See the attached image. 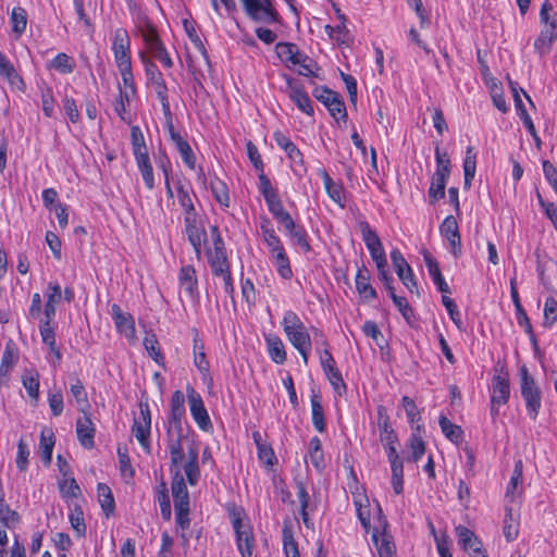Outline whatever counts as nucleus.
<instances>
[{
  "instance_id": "nucleus-23",
  "label": "nucleus",
  "mask_w": 557,
  "mask_h": 557,
  "mask_svg": "<svg viewBox=\"0 0 557 557\" xmlns=\"http://www.w3.org/2000/svg\"><path fill=\"white\" fill-rule=\"evenodd\" d=\"M20 358L18 348L13 339L5 343L0 363V379L7 377L16 366Z\"/></svg>"
},
{
  "instance_id": "nucleus-62",
  "label": "nucleus",
  "mask_w": 557,
  "mask_h": 557,
  "mask_svg": "<svg viewBox=\"0 0 557 557\" xmlns=\"http://www.w3.org/2000/svg\"><path fill=\"white\" fill-rule=\"evenodd\" d=\"M11 24H12V32L16 35H22L27 25V12L24 8L15 7L13 8L11 12Z\"/></svg>"
},
{
  "instance_id": "nucleus-17",
  "label": "nucleus",
  "mask_w": 557,
  "mask_h": 557,
  "mask_svg": "<svg viewBox=\"0 0 557 557\" xmlns=\"http://www.w3.org/2000/svg\"><path fill=\"white\" fill-rule=\"evenodd\" d=\"M185 232L191 244L197 259L201 258L202 244L206 240V231L197 224L196 216H184Z\"/></svg>"
},
{
  "instance_id": "nucleus-34",
  "label": "nucleus",
  "mask_w": 557,
  "mask_h": 557,
  "mask_svg": "<svg viewBox=\"0 0 557 557\" xmlns=\"http://www.w3.org/2000/svg\"><path fill=\"white\" fill-rule=\"evenodd\" d=\"M270 260L275 267V270L281 278L290 280L293 277L294 273L292 270L290 260L285 249L271 255Z\"/></svg>"
},
{
  "instance_id": "nucleus-28",
  "label": "nucleus",
  "mask_w": 557,
  "mask_h": 557,
  "mask_svg": "<svg viewBox=\"0 0 557 557\" xmlns=\"http://www.w3.org/2000/svg\"><path fill=\"white\" fill-rule=\"evenodd\" d=\"M522 482L523 463L522 460L519 459L515 462L513 471L506 488L505 496L510 503L515 500L516 495H520V493L522 492Z\"/></svg>"
},
{
  "instance_id": "nucleus-60",
  "label": "nucleus",
  "mask_w": 557,
  "mask_h": 557,
  "mask_svg": "<svg viewBox=\"0 0 557 557\" xmlns=\"http://www.w3.org/2000/svg\"><path fill=\"white\" fill-rule=\"evenodd\" d=\"M69 521L76 536L83 537L86 534L84 512L79 506H74L69 513Z\"/></svg>"
},
{
  "instance_id": "nucleus-55",
  "label": "nucleus",
  "mask_w": 557,
  "mask_h": 557,
  "mask_svg": "<svg viewBox=\"0 0 557 557\" xmlns=\"http://www.w3.org/2000/svg\"><path fill=\"white\" fill-rule=\"evenodd\" d=\"M430 530L434 536L436 549L440 557H453V554L450 552L451 540L449 539L448 534L446 532L437 533L432 523H430Z\"/></svg>"
},
{
  "instance_id": "nucleus-61",
  "label": "nucleus",
  "mask_w": 557,
  "mask_h": 557,
  "mask_svg": "<svg viewBox=\"0 0 557 557\" xmlns=\"http://www.w3.org/2000/svg\"><path fill=\"white\" fill-rule=\"evenodd\" d=\"M117 457H119V469L123 479L128 482L133 479L135 474V470L131 463V458L128 456V451L126 447L117 448Z\"/></svg>"
},
{
  "instance_id": "nucleus-47",
  "label": "nucleus",
  "mask_w": 557,
  "mask_h": 557,
  "mask_svg": "<svg viewBox=\"0 0 557 557\" xmlns=\"http://www.w3.org/2000/svg\"><path fill=\"white\" fill-rule=\"evenodd\" d=\"M210 189L214 197V199L224 208L230 207V193L228 187L220 180L218 176H214L210 182Z\"/></svg>"
},
{
  "instance_id": "nucleus-59",
  "label": "nucleus",
  "mask_w": 557,
  "mask_h": 557,
  "mask_svg": "<svg viewBox=\"0 0 557 557\" xmlns=\"http://www.w3.org/2000/svg\"><path fill=\"white\" fill-rule=\"evenodd\" d=\"M138 57L145 67V73L147 76V83L151 84L153 82L163 79V75L160 72L157 64L147 55L146 52L139 51Z\"/></svg>"
},
{
  "instance_id": "nucleus-51",
  "label": "nucleus",
  "mask_w": 557,
  "mask_h": 557,
  "mask_svg": "<svg viewBox=\"0 0 557 557\" xmlns=\"http://www.w3.org/2000/svg\"><path fill=\"white\" fill-rule=\"evenodd\" d=\"M144 346L149 357L160 367H164V356L161 352L159 342L154 334H147L145 336Z\"/></svg>"
},
{
  "instance_id": "nucleus-56",
  "label": "nucleus",
  "mask_w": 557,
  "mask_h": 557,
  "mask_svg": "<svg viewBox=\"0 0 557 557\" xmlns=\"http://www.w3.org/2000/svg\"><path fill=\"white\" fill-rule=\"evenodd\" d=\"M447 178V176H444L443 174L440 173L433 174L431 185L429 188V197L432 202H435L444 198Z\"/></svg>"
},
{
  "instance_id": "nucleus-10",
  "label": "nucleus",
  "mask_w": 557,
  "mask_h": 557,
  "mask_svg": "<svg viewBox=\"0 0 557 557\" xmlns=\"http://www.w3.org/2000/svg\"><path fill=\"white\" fill-rule=\"evenodd\" d=\"M273 138L275 144L285 151L290 161L293 172L297 175H301L306 172L304 156L292 139L281 131L274 132Z\"/></svg>"
},
{
  "instance_id": "nucleus-58",
  "label": "nucleus",
  "mask_w": 557,
  "mask_h": 557,
  "mask_svg": "<svg viewBox=\"0 0 557 557\" xmlns=\"http://www.w3.org/2000/svg\"><path fill=\"white\" fill-rule=\"evenodd\" d=\"M362 239L369 252L383 248L382 242L376 232L367 222L360 224Z\"/></svg>"
},
{
  "instance_id": "nucleus-12",
  "label": "nucleus",
  "mask_w": 557,
  "mask_h": 557,
  "mask_svg": "<svg viewBox=\"0 0 557 557\" xmlns=\"http://www.w3.org/2000/svg\"><path fill=\"white\" fill-rule=\"evenodd\" d=\"M134 34L140 36L145 47L161 39L158 28L149 16L141 10L133 14Z\"/></svg>"
},
{
  "instance_id": "nucleus-15",
  "label": "nucleus",
  "mask_w": 557,
  "mask_h": 557,
  "mask_svg": "<svg viewBox=\"0 0 557 557\" xmlns=\"http://www.w3.org/2000/svg\"><path fill=\"white\" fill-rule=\"evenodd\" d=\"M286 92L300 111L308 115L313 114L314 111L307 91L292 77L286 78Z\"/></svg>"
},
{
  "instance_id": "nucleus-22",
  "label": "nucleus",
  "mask_w": 557,
  "mask_h": 557,
  "mask_svg": "<svg viewBox=\"0 0 557 557\" xmlns=\"http://www.w3.org/2000/svg\"><path fill=\"white\" fill-rule=\"evenodd\" d=\"M370 280L371 275L369 270L364 265L358 268L355 277L356 289L360 297L367 301L373 300L377 297L376 290L371 285Z\"/></svg>"
},
{
  "instance_id": "nucleus-52",
  "label": "nucleus",
  "mask_w": 557,
  "mask_h": 557,
  "mask_svg": "<svg viewBox=\"0 0 557 557\" xmlns=\"http://www.w3.org/2000/svg\"><path fill=\"white\" fill-rule=\"evenodd\" d=\"M135 161H136L137 168L140 172V175L144 180L146 187L149 190H152L156 186V183H154L153 169H152V164L150 162L149 156L135 159Z\"/></svg>"
},
{
  "instance_id": "nucleus-50",
  "label": "nucleus",
  "mask_w": 557,
  "mask_h": 557,
  "mask_svg": "<svg viewBox=\"0 0 557 557\" xmlns=\"http://www.w3.org/2000/svg\"><path fill=\"white\" fill-rule=\"evenodd\" d=\"M156 92L157 98L161 102L163 114L166 119L171 120V107L168 97V86L164 78L149 84Z\"/></svg>"
},
{
  "instance_id": "nucleus-53",
  "label": "nucleus",
  "mask_w": 557,
  "mask_h": 557,
  "mask_svg": "<svg viewBox=\"0 0 557 557\" xmlns=\"http://www.w3.org/2000/svg\"><path fill=\"white\" fill-rule=\"evenodd\" d=\"M311 418H312V424L314 429L323 433L325 431V419H324V411L323 407L320 400V397L317 395H313L311 397Z\"/></svg>"
},
{
  "instance_id": "nucleus-54",
  "label": "nucleus",
  "mask_w": 557,
  "mask_h": 557,
  "mask_svg": "<svg viewBox=\"0 0 557 557\" xmlns=\"http://www.w3.org/2000/svg\"><path fill=\"white\" fill-rule=\"evenodd\" d=\"M75 66L74 59L64 52L58 53L50 62V67L61 74H71Z\"/></svg>"
},
{
  "instance_id": "nucleus-30",
  "label": "nucleus",
  "mask_w": 557,
  "mask_h": 557,
  "mask_svg": "<svg viewBox=\"0 0 557 557\" xmlns=\"http://www.w3.org/2000/svg\"><path fill=\"white\" fill-rule=\"evenodd\" d=\"M377 425L380 431L381 442L384 444H396L397 436L394 432V429L389 422V417L385 412L384 407H379L377 409Z\"/></svg>"
},
{
  "instance_id": "nucleus-45",
  "label": "nucleus",
  "mask_w": 557,
  "mask_h": 557,
  "mask_svg": "<svg viewBox=\"0 0 557 557\" xmlns=\"http://www.w3.org/2000/svg\"><path fill=\"white\" fill-rule=\"evenodd\" d=\"M176 196L180 206L184 210V216H196L197 212L194 206L191 191L187 189L182 183H177Z\"/></svg>"
},
{
  "instance_id": "nucleus-18",
  "label": "nucleus",
  "mask_w": 557,
  "mask_h": 557,
  "mask_svg": "<svg viewBox=\"0 0 557 557\" xmlns=\"http://www.w3.org/2000/svg\"><path fill=\"white\" fill-rule=\"evenodd\" d=\"M169 135L172 143L175 145L184 164L189 170H196V156L190 145L185 140L180 133L174 129L172 122L169 123Z\"/></svg>"
},
{
  "instance_id": "nucleus-4",
  "label": "nucleus",
  "mask_w": 557,
  "mask_h": 557,
  "mask_svg": "<svg viewBox=\"0 0 557 557\" xmlns=\"http://www.w3.org/2000/svg\"><path fill=\"white\" fill-rule=\"evenodd\" d=\"M520 376L521 395L525 401L527 413L532 420H536L542 406L541 391L525 366L520 368Z\"/></svg>"
},
{
  "instance_id": "nucleus-8",
  "label": "nucleus",
  "mask_w": 557,
  "mask_h": 557,
  "mask_svg": "<svg viewBox=\"0 0 557 557\" xmlns=\"http://www.w3.org/2000/svg\"><path fill=\"white\" fill-rule=\"evenodd\" d=\"M510 397V384L508 373L503 369L492 379L491 414L499 413V406L508 403Z\"/></svg>"
},
{
  "instance_id": "nucleus-42",
  "label": "nucleus",
  "mask_w": 557,
  "mask_h": 557,
  "mask_svg": "<svg viewBox=\"0 0 557 557\" xmlns=\"http://www.w3.org/2000/svg\"><path fill=\"white\" fill-rule=\"evenodd\" d=\"M476 171V152L472 146L467 147L463 159L465 188H470Z\"/></svg>"
},
{
  "instance_id": "nucleus-3",
  "label": "nucleus",
  "mask_w": 557,
  "mask_h": 557,
  "mask_svg": "<svg viewBox=\"0 0 557 557\" xmlns=\"http://www.w3.org/2000/svg\"><path fill=\"white\" fill-rule=\"evenodd\" d=\"M230 519L236 536V546L242 557H251L255 548L252 528L243 520L244 511L238 508L230 510Z\"/></svg>"
},
{
  "instance_id": "nucleus-41",
  "label": "nucleus",
  "mask_w": 557,
  "mask_h": 557,
  "mask_svg": "<svg viewBox=\"0 0 557 557\" xmlns=\"http://www.w3.org/2000/svg\"><path fill=\"white\" fill-rule=\"evenodd\" d=\"M354 504L356 507L357 516L361 522V525L369 532L370 530V510L368 509V498L358 492H352Z\"/></svg>"
},
{
  "instance_id": "nucleus-43",
  "label": "nucleus",
  "mask_w": 557,
  "mask_h": 557,
  "mask_svg": "<svg viewBox=\"0 0 557 557\" xmlns=\"http://www.w3.org/2000/svg\"><path fill=\"white\" fill-rule=\"evenodd\" d=\"M557 39V34L543 28L534 41V50L540 57L547 55Z\"/></svg>"
},
{
  "instance_id": "nucleus-37",
  "label": "nucleus",
  "mask_w": 557,
  "mask_h": 557,
  "mask_svg": "<svg viewBox=\"0 0 557 557\" xmlns=\"http://www.w3.org/2000/svg\"><path fill=\"white\" fill-rule=\"evenodd\" d=\"M184 472L187 476V481L190 485H196L199 476L200 469L198 466V447L191 446L188 449V460L184 465Z\"/></svg>"
},
{
  "instance_id": "nucleus-2",
  "label": "nucleus",
  "mask_w": 557,
  "mask_h": 557,
  "mask_svg": "<svg viewBox=\"0 0 557 557\" xmlns=\"http://www.w3.org/2000/svg\"><path fill=\"white\" fill-rule=\"evenodd\" d=\"M281 324L288 342L299 352L304 363L307 366L312 343L305 323L295 311L287 310L284 312Z\"/></svg>"
},
{
  "instance_id": "nucleus-44",
  "label": "nucleus",
  "mask_w": 557,
  "mask_h": 557,
  "mask_svg": "<svg viewBox=\"0 0 557 557\" xmlns=\"http://www.w3.org/2000/svg\"><path fill=\"white\" fill-rule=\"evenodd\" d=\"M54 447V434L51 429L45 428L40 433L39 451L45 463H50Z\"/></svg>"
},
{
  "instance_id": "nucleus-64",
  "label": "nucleus",
  "mask_w": 557,
  "mask_h": 557,
  "mask_svg": "<svg viewBox=\"0 0 557 557\" xmlns=\"http://www.w3.org/2000/svg\"><path fill=\"white\" fill-rule=\"evenodd\" d=\"M309 459L314 468L322 469L324 467L322 443L317 436L312 437L309 442Z\"/></svg>"
},
{
  "instance_id": "nucleus-21",
  "label": "nucleus",
  "mask_w": 557,
  "mask_h": 557,
  "mask_svg": "<svg viewBox=\"0 0 557 557\" xmlns=\"http://www.w3.org/2000/svg\"><path fill=\"white\" fill-rule=\"evenodd\" d=\"M0 76L7 79L10 86L18 91H24L25 83L16 72L12 62L0 51Z\"/></svg>"
},
{
  "instance_id": "nucleus-11",
  "label": "nucleus",
  "mask_w": 557,
  "mask_h": 557,
  "mask_svg": "<svg viewBox=\"0 0 557 557\" xmlns=\"http://www.w3.org/2000/svg\"><path fill=\"white\" fill-rule=\"evenodd\" d=\"M455 534L457 536L458 545L468 553L470 557H487L481 540L473 531L459 524L455 527Z\"/></svg>"
},
{
  "instance_id": "nucleus-46",
  "label": "nucleus",
  "mask_w": 557,
  "mask_h": 557,
  "mask_svg": "<svg viewBox=\"0 0 557 557\" xmlns=\"http://www.w3.org/2000/svg\"><path fill=\"white\" fill-rule=\"evenodd\" d=\"M131 144L135 159L149 156L144 134L137 125L131 128Z\"/></svg>"
},
{
  "instance_id": "nucleus-13",
  "label": "nucleus",
  "mask_w": 557,
  "mask_h": 557,
  "mask_svg": "<svg viewBox=\"0 0 557 557\" xmlns=\"http://www.w3.org/2000/svg\"><path fill=\"white\" fill-rule=\"evenodd\" d=\"M212 235V248L207 249V257L210 268H231L225 245L220 234L219 227L213 225L210 227Z\"/></svg>"
},
{
  "instance_id": "nucleus-35",
  "label": "nucleus",
  "mask_w": 557,
  "mask_h": 557,
  "mask_svg": "<svg viewBox=\"0 0 557 557\" xmlns=\"http://www.w3.org/2000/svg\"><path fill=\"white\" fill-rule=\"evenodd\" d=\"M97 495L103 513L109 518L115 511V500L111 488L106 483H98Z\"/></svg>"
},
{
  "instance_id": "nucleus-5",
  "label": "nucleus",
  "mask_w": 557,
  "mask_h": 557,
  "mask_svg": "<svg viewBox=\"0 0 557 557\" xmlns=\"http://www.w3.org/2000/svg\"><path fill=\"white\" fill-rule=\"evenodd\" d=\"M245 14L253 22L274 24L278 22V13L272 0H239Z\"/></svg>"
},
{
  "instance_id": "nucleus-33",
  "label": "nucleus",
  "mask_w": 557,
  "mask_h": 557,
  "mask_svg": "<svg viewBox=\"0 0 557 557\" xmlns=\"http://www.w3.org/2000/svg\"><path fill=\"white\" fill-rule=\"evenodd\" d=\"M145 48L146 50L143 51L146 52L151 60H158L165 69H171L173 66V60L162 39L154 41Z\"/></svg>"
},
{
  "instance_id": "nucleus-27",
  "label": "nucleus",
  "mask_w": 557,
  "mask_h": 557,
  "mask_svg": "<svg viewBox=\"0 0 557 557\" xmlns=\"http://www.w3.org/2000/svg\"><path fill=\"white\" fill-rule=\"evenodd\" d=\"M319 174L323 180L324 188L327 196L339 207L344 208L345 194L343 185L338 182L333 181L324 169H320Z\"/></svg>"
},
{
  "instance_id": "nucleus-38",
  "label": "nucleus",
  "mask_w": 557,
  "mask_h": 557,
  "mask_svg": "<svg viewBox=\"0 0 557 557\" xmlns=\"http://www.w3.org/2000/svg\"><path fill=\"white\" fill-rule=\"evenodd\" d=\"M265 203L268 206V210L273 215V218L281 223L283 226L285 224L292 225V215L284 209V206L278 197V195L269 198L265 200Z\"/></svg>"
},
{
  "instance_id": "nucleus-57",
  "label": "nucleus",
  "mask_w": 557,
  "mask_h": 557,
  "mask_svg": "<svg viewBox=\"0 0 557 557\" xmlns=\"http://www.w3.org/2000/svg\"><path fill=\"white\" fill-rule=\"evenodd\" d=\"M122 83L119 85V91L136 96V85L133 75L132 64L117 67Z\"/></svg>"
},
{
  "instance_id": "nucleus-63",
  "label": "nucleus",
  "mask_w": 557,
  "mask_h": 557,
  "mask_svg": "<svg viewBox=\"0 0 557 557\" xmlns=\"http://www.w3.org/2000/svg\"><path fill=\"white\" fill-rule=\"evenodd\" d=\"M294 66L298 65L299 70L298 73L300 75L307 76V77H315V70H318L317 63L306 55L305 53L300 52L298 57L293 62Z\"/></svg>"
},
{
  "instance_id": "nucleus-31",
  "label": "nucleus",
  "mask_w": 557,
  "mask_h": 557,
  "mask_svg": "<svg viewBox=\"0 0 557 557\" xmlns=\"http://www.w3.org/2000/svg\"><path fill=\"white\" fill-rule=\"evenodd\" d=\"M372 542L380 557H395L396 546L389 534L386 532L380 533L377 530H374L372 533Z\"/></svg>"
},
{
  "instance_id": "nucleus-14",
  "label": "nucleus",
  "mask_w": 557,
  "mask_h": 557,
  "mask_svg": "<svg viewBox=\"0 0 557 557\" xmlns=\"http://www.w3.org/2000/svg\"><path fill=\"white\" fill-rule=\"evenodd\" d=\"M111 317L114 321L117 332L134 342L136 338L135 321L131 313L124 312L116 304L111 306Z\"/></svg>"
},
{
  "instance_id": "nucleus-6",
  "label": "nucleus",
  "mask_w": 557,
  "mask_h": 557,
  "mask_svg": "<svg viewBox=\"0 0 557 557\" xmlns=\"http://www.w3.org/2000/svg\"><path fill=\"white\" fill-rule=\"evenodd\" d=\"M132 433L146 453H150L151 412L147 401H140L139 416L134 418Z\"/></svg>"
},
{
  "instance_id": "nucleus-16",
  "label": "nucleus",
  "mask_w": 557,
  "mask_h": 557,
  "mask_svg": "<svg viewBox=\"0 0 557 557\" xmlns=\"http://www.w3.org/2000/svg\"><path fill=\"white\" fill-rule=\"evenodd\" d=\"M440 231L449 243L454 257L458 258L461 255V240L456 219L453 215L446 216L440 226Z\"/></svg>"
},
{
  "instance_id": "nucleus-19",
  "label": "nucleus",
  "mask_w": 557,
  "mask_h": 557,
  "mask_svg": "<svg viewBox=\"0 0 557 557\" xmlns=\"http://www.w3.org/2000/svg\"><path fill=\"white\" fill-rule=\"evenodd\" d=\"M181 463L175 467V473L171 483V492L175 509L189 508V495L185 480L178 469ZM171 468H174V466L171 465Z\"/></svg>"
},
{
  "instance_id": "nucleus-9",
  "label": "nucleus",
  "mask_w": 557,
  "mask_h": 557,
  "mask_svg": "<svg viewBox=\"0 0 557 557\" xmlns=\"http://www.w3.org/2000/svg\"><path fill=\"white\" fill-rule=\"evenodd\" d=\"M111 51L114 57L116 67L131 65L132 53H131V39L128 32L123 28H116L111 38Z\"/></svg>"
},
{
  "instance_id": "nucleus-36",
  "label": "nucleus",
  "mask_w": 557,
  "mask_h": 557,
  "mask_svg": "<svg viewBox=\"0 0 557 557\" xmlns=\"http://www.w3.org/2000/svg\"><path fill=\"white\" fill-rule=\"evenodd\" d=\"M134 97L135 95H128L127 92L119 91V95L113 104L114 112L126 124L132 123L131 102Z\"/></svg>"
},
{
  "instance_id": "nucleus-48",
  "label": "nucleus",
  "mask_w": 557,
  "mask_h": 557,
  "mask_svg": "<svg viewBox=\"0 0 557 557\" xmlns=\"http://www.w3.org/2000/svg\"><path fill=\"white\" fill-rule=\"evenodd\" d=\"M540 21L546 30L557 34V12L550 2L545 1L540 11Z\"/></svg>"
},
{
  "instance_id": "nucleus-40",
  "label": "nucleus",
  "mask_w": 557,
  "mask_h": 557,
  "mask_svg": "<svg viewBox=\"0 0 557 557\" xmlns=\"http://www.w3.org/2000/svg\"><path fill=\"white\" fill-rule=\"evenodd\" d=\"M22 384L27 395L35 403L39 399V374L36 370H25L22 375Z\"/></svg>"
},
{
  "instance_id": "nucleus-25",
  "label": "nucleus",
  "mask_w": 557,
  "mask_h": 557,
  "mask_svg": "<svg viewBox=\"0 0 557 557\" xmlns=\"http://www.w3.org/2000/svg\"><path fill=\"white\" fill-rule=\"evenodd\" d=\"M267 351L270 359L276 364H283L286 361L285 345L280 336L274 333L264 335Z\"/></svg>"
},
{
  "instance_id": "nucleus-20",
  "label": "nucleus",
  "mask_w": 557,
  "mask_h": 557,
  "mask_svg": "<svg viewBox=\"0 0 557 557\" xmlns=\"http://www.w3.org/2000/svg\"><path fill=\"white\" fill-rule=\"evenodd\" d=\"M96 428L89 414L84 411V417L76 421V435L81 445L87 449L95 446Z\"/></svg>"
},
{
  "instance_id": "nucleus-26",
  "label": "nucleus",
  "mask_w": 557,
  "mask_h": 557,
  "mask_svg": "<svg viewBox=\"0 0 557 557\" xmlns=\"http://www.w3.org/2000/svg\"><path fill=\"white\" fill-rule=\"evenodd\" d=\"M520 513L512 507L506 506L503 521V534L507 542L515 541L519 535Z\"/></svg>"
},
{
  "instance_id": "nucleus-29",
  "label": "nucleus",
  "mask_w": 557,
  "mask_h": 557,
  "mask_svg": "<svg viewBox=\"0 0 557 557\" xmlns=\"http://www.w3.org/2000/svg\"><path fill=\"white\" fill-rule=\"evenodd\" d=\"M284 230L286 235L290 238V240L300 247L304 252H309L311 250V246L308 239L307 231L301 225H296L294 219L290 224H285Z\"/></svg>"
},
{
  "instance_id": "nucleus-32",
  "label": "nucleus",
  "mask_w": 557,
  "mask_h": 557,
  "mask_svg": "<svg viewBox=\"0 0 557 557\" xmlns=\"http://www.w3.org/2000/svg\"><path fill=\"white\" fill-rule=\"evenodd\" d=\"M260 228L262 232L263 240L269 251V256L285 249L281 238L278 237L275 230L268 220L261 223Z\"/></svg>"
},
{
  "instance_id": "nucleus-24",
  "label": "nucleus",
  "mask_w": 557,
  "mask_h": 557,
  "mask_svg": "<svg viewBox=\"0 0 557 557\" xmlns=\"http://www.w3.org/2000/svg\"><path fill=\"white\" fill-rule=\"evenodd\" d=\"M180 286L188 295L189 298H197L198 293V280L196 276V270L193 265L182 267L178 274Z\"/></svg>"
},
{
  "instance_id": "nucleus-1",
  "label": "nucleus",
  "mask_w": 557,
  "mask_h": 557,
  "mask_svg": "<svg viewBox=\"0 0 557 557\" xmlns=\"http://www.w3.org/2000/svg\"><path fill=\"white\" fill-rule=\"evenodd\" d=\"M185 396L182 391L173 392L170 399V412L165 422V441L171 463L177 467L183 460V441L185 440L184 418Z\"/></svg>"
},
{
  "instance_id": "nucleus-39",
  "label": "nucleus",
  "mask_w": 557,
  "mask_h": 557,
  "mask_svg": "<svg viewBox=\"0 0 557 557\" xmlns=\"http://www.w3.org/2000/svg\"><path fill=\"white\" fill-rule=\"evenodd\" d=\"M423 425L417 424L409 438V447L411 449V459L418 462L425 451V444L422 438Z\"/></svg>"
},
{
  "instance_id": "nucleus-49",
  "label": "nucleus",
  "mask_w": 557,
  "mask_h": 557,
  "mask_svg": "<svg viewBox=\"0 0 557 557\" xmlns=\"http://www.w3.org/2000/svg\"><path fill=\"white\" fill-rule=\"evenodd\" d=\"M438 424L443 434L453 443H459L462 440V429L459 425L454 424L446 416L441 414Z\"/></svg>"
},
{
  "instance_id": "nucleus-7",
  "label": "nucleus",
  "mask_w": 557,
  "mask_h": 557,
  "mask_svg": "<svg viewBox=\"0 0 557 557\" xmlns=\"http://www.w3.org/2000/svg\"><path fill=\"white\" fill-rule=\"evenodd\" d=\"M186 394L189 411L195 423L201 431L210 432L213 425L201 395L191 385H187Z\"/></svg>"
}]
</instances>
